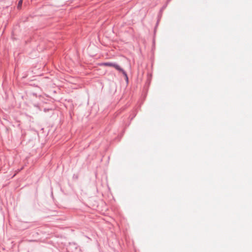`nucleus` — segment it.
<instances>
[{
	"label": "nucleus",
	"instance_id": "obj_1",
	"mask_svg": "<svg viewBox=\"0 0 252 252\" xmlns=\"http://www.w3.org/2000/svg\"><path fill=\"white\" fill-rule=\"evenodd\" d=\"M102 65L107 66H111L114 67L117 70L121 71L126 77V80L128 79V77L126 72L117 64L113 63H103Z\"/></svg>",
	"mask_w": 252,
	"mask_h": 252
},
{
	"label": "nucleus",
	"instance_id": "obj_2",
	"mask_svg": "<svg viewBox=\"0 0 252 252\" xmlns=\"http://www.w3.org/2000/svg\"><path fill=\"white\" fill-rule=\"evenodd\" d=\"M22 2H23V0H20L19 1L18 4V6H17V8L18 9H21L22 5Z\"/></svg>",
	"mask_w": 252,
	"mask_h": 252
}]
</instances>
